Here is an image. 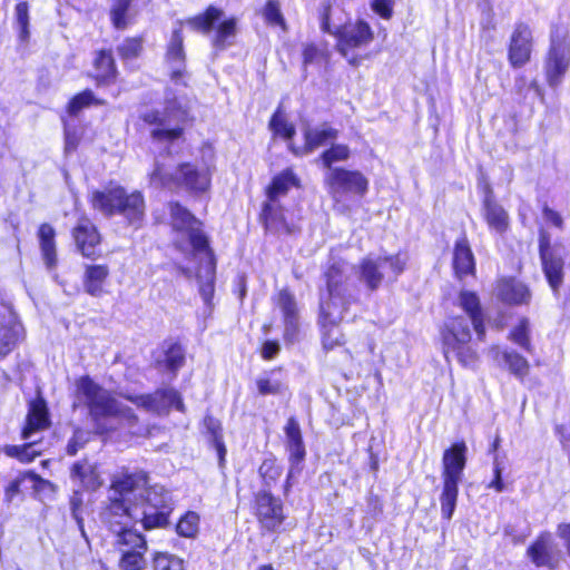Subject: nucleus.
<instances>
[{
    "mask_svg": "<svg viewBox=\"0 0 570 570\" xmlns=\"http://www.w3.org/2000/svg\"><path fill=\"white\" fill-rule=\"evenodd\" d=\"M324 288L320 291L317 326L321 346L325 354L337 348H345L346 337L341 328L344 315L356 299L348 293L345 263L334 261L327 263L322 272Z\"/></svg>",
    "mask_w": 570,
    "mask_h": 570,
    "instance_id": "1",
    "label": "nucleus"
},
{
    "mask_svg": "<svg viewBox=\"0 0 570 570\" xmlns=\"http://www.w3.org/2000/svg\"><path fill=\"white\" fill-rule=\"evenodd\" d=\"M147 483L145 472L122 474L112 480L108 503L101 513L104 524L117 537V544L140 547L145 549V538L131 529L134 522L140 518L138 508L131 495L142 490Z\"/></svg>",
    "mask_w": 570,
    "mask_h": 570,
    "instance_id": "2",
    "label": "nucleus"
},
{
    "mask_svg": "<svg viewBox=\"0 0 570 570\" xmlns=\"http://www.w3.org/2000/svg\"><path fill=\"white\" fill-rule=\"evenodd\" d=\"M184 23H187L191 30L205 36L214 32L210 42L214 48L219 50L232 46L233 39L238 32V19L235 16L225 17L222 8L209 4L202 12L175 22L165 52V59L169 63L185 65Z\"/></svg>",
    "mask_w": 570,
    "mask_h": 570,
    "instance_id": "3",
    "label": "nucleus"
},
{
    "mask_svg": "<svg viewBox=\"0 0 570 570\" xmlns=\"http://www.w3.org/2000/svg\"><path fill=\"white\" fill-rule=\"evenodd\" d=\"M150 179L164 188L199 196L210 190L212 170L208 166H198L193 161H180L171 173H167L161 165H156Z\"/></svg>",
    "mask_w": 570,
    "mask_h": 570,
    "instance_id": "4",
    "label": "nucleus"
},
{
    "mask_svg": "<svg viewBox=\"0 0 570 570\" xmlns=\"http://www.w3.org/2000/svg\"><path fill=\"white\" fill-rule=\"evenodd\" d=\"M441 350L446 360L451 356L464 367L473 366L479 353L468 321L462 315L449 317L440 327Z\"/></svg>",
    "mask_w": 570,
    "mask_h": 570,
    "instance_id": "5",
    "label": "nucleus"
},
{
    "mask_svg": "<svg viewBox=\"0 0 570 570\" xmlns=\"http://www.w3.org/2000/svg\"><path fill=\"white\" fill-rule=\"evenodd\" d=\"M466 445L464 442L455 443L445 450L442 458L443 491L441 494V513L446 520L453 515L458 494L459 483L462 481L466 463Z\"/></svg>",
    "mask_w": 570,
    "mask_h": 570,
    "instance_id": "6",
    "label": "nucleus"
},
{
    "mask_svg": "<svg viewBox=\"0 0 570 570\" xmlns=\"http://www.w3.org/2000/svg\"><path fill=\"white\" fill-rule=\"evenodd\" d=\"M170 228L176 234H185L194 254H203L214 259L210 240L204 230V223L178 200L168 203Z\"/></svg>",
    "mask_w": 570,
    "mask_h": 570,
    "instance_id": "7",
    "label": "nucleus"
},
{
    "mask_svg": "<svg viewBox=\"0 0 570 570\" xmlns=\"http://www.w3.org/2000/svg\"><path fill=\"white\" fill-rule=\"evenodd\" d=\"M570 68V36L567 27L552 24L550 43L544 57V77L547 85L557 88L561 85Z\"/></svg>",
    "mask_w": 570,
    "mask_h": 570,
    "instance_id": "8",
    "label": "nucleus"
},
{
    "mask_svg": "<svg viewBox=\"0 0 570 570\" xmlns=\"http://www.w3.org/2000/svg\"><path fill=\"white\" fill-rule=\"evenodd\" d=\"M333 37L336 39V51L353 67H358L364 59L355 51L370 46L375 38L371 24L364 19L335 27Z\"/></svg>",
    "mask_w": 570,
    "mask_h": 570,
    "instance_id": "9",
    "label": "nucleus"
},
{
    "mask_svg": "<svg viewBox=\"0 0 570 570\" xmlns=\"http://www.w3.org/2000/svg\"><path fill=\"white\" fill-rule=\"evenodd\" d=\"M390 269L392 281H396L407 267V257L401 252L379 257L365 256L357 265L358 279L368 292H376L384 282L383 266Z\"/></svg>",
    "mask_w": 570,
    "mask_h": 570,
    "instance_id": "10",
    "label": "nucleus"
},
{
    "mask_svg": "<svg viewBox=\"0 0 570 570\" xmlns=\"http://www.w3.org/2000/svg\"><path fill=\"white\" fill-rule=\"evenodd\" d=\"M136 492V498L131 495L134 504L138 508L142 525L146 530L155 528H165L168 524V517L173 510L169 502V493L161 487L146 488Z\"/></svg>",
    "mask_w": 570,
    "mask_h": 570,
    "instance_id": "11",
    "label": "nucleus"
},
{
    "mask_svg": "<svg viewBox=\"0 0 570 570\" xmlns=\"http://www.w3.org/2000/svg\"><path fill=\"white\" fill-rule=\"evenodd\" d=\"M324 184L334 203H341L345 196L362 200L368 191L370 181L360 170L335 167L325 176Z\"/></svg>",
    "mask_w": 570,
    "mask_h": 570,
    "instance_id": "12",
    "label": "nucleus"
},
{
    "mask_svg": "<svg viewBox=\"0 0 570 570\" xmlns=\"http://www.w3.org/2000/svg\"><path fill=\"white\" fill-rule=\"evenodd\" d=\"M171 112L179 114V121L181 124L193 122L194 120V118L189 116L188 109L177 102H175L173 107H168L166 112L151 109L139 116L145 125L151 127L149 135L154 141L173 144L184 138L185 128L183 126L166 127L167 116Z\"/></svg>",
    "mask_w": 570,
    "mask_h": 570,
    "instance_id": "13",
    "label": "nucleus"
},
{
    "mask_svg": "<svg viewBox=\"0 0 570 570\" xmlns=\"http://www.w3.org/2000/svg\"><path fill=\"white\" fill-rule=\"evenodd\" d=\"M538 253L541 269L554 296H558L564 282L566 262L552 246L550 233L541 227L538 230Z\"/></svg>",
    "mask_w": 570,
    "mask_h": 570,
    "instance_id": "14",
    "label": "nucleus"
},
{
    "mask_svg": "<svg viewBox=\"0 0 570 570\" xmlns=\"http://www.w3.org/2000/svg\"><path fill=\"white\" fill-rule=\"evenodd\" d=\"M70 234L76 249L83 258L97 261L102 256L100 246L104 237L90 217L87 215L80 216L71 228Z\"/></svg>",
    "mask_w": 570,
    "mask_h": 570,
    "instance_id": "15",
    "label": "nucleus"
},
{
    "mask_svg": "<svg viewBox=\"0 0 570 570\" xmlns=\"http://www.w3.org/2000/svg\"><path fill=\"white\" fill-rule=\"evenodd\" d=\"M478 187L483 194L482 215L490 230L503 235L510 229V216L498 202L493 187L485 176L478 180Z\"/></svg>",
    "mask_w": 570,
    "mask_h": 570,
    "instance_id": "16",
    "label": "nucleus"
},
{
    "mask_svg": "<svg viewBox=\"0 0 570 570\" xmlns=\"http://www.w3.org/2000/svg\"><path fill=\"white\" fill-rule=\"evenodd\" d=\"M90 415L98 423L101 432L116 429L111 421L116 417H130L129 410L121 406L110 394H85Z\"/></svg>",
    "mask_w": 570,
    "mask_h": 570,
    "instance_id": "17",
    "label": "nucleus"
},
{
    "mask_svg": "<svg viewBox=\"0 0 570 570\" xmlns=\"http://www.w3.org/2000/svg\"><path fill=\"white\" fill-rule=\"evenodd\" d=\"M24 338V330L13 308L0 302V362L11 354Z\"/></svg>",
    "mask_w": 570,
    "mask_h": 570,
    "instance_id": "18",
    "label": "nucleus"
},
{
    "mask_svg": "<svg viewBox=\"0 0 570 570\" xmlns=\"http://www.w3.org/2000/svg\"><path fill=\"white\" fill-rule=\"evenodd\" d=\"M533 35L530 26L519 21L514 24L508 43V61L511 68L520 69L530 62Z\"/></svg>",
    "mask_w": 570,
    "mask_h": 570,
    "instance_id": "19",
    "label": "nucleus"
},
{
    "mask_svg": "<svg viewBox=\"0 0 570 570\" xmlns=\"http://www.w3.org/2000/svg\"><path fill=\"white\" fill-rule=\"evenodd\" d=\"M495 296L505 306H528L532 301L530 286L512 275H502L495 279Z\"/></svg>",
    "mask_w": 570,
    "mask_h": 570,
    "instance_id": "20",
    "label": "nucleus"
},
{
    "mask_svg": "<svg viewBox=\"0 0 570 570\" xmlns=\"http://www.w3.org/2000/svg\"><path fill=\"white\" fill-rule=\"evenodd\" d=\"M121 216L127 226L140 229L146 218V199L141 190L129 191L126 187L118 202L115 216Z\"/></svg>",
    "mask_w": 570,
    "mask_h": 570,
    "instance_id": "21",
    "label": "nucleus"
},
{
    "mask_svg": "<svg viewBox=\"0 0 570 570\" xmlns=\"http://www.w3.org/2000/svg\"><path fill=\"white\" fill-rule=\"evenodd\" d=\"M256 517L267 531H276L285 520L283 503L267 490H261L255 497Z\"/></svg>",
    "mask_w": 570,
    "mask_h": 570,
    "instance_id": "22",
    "label": "nucleus"
},
{
    "mask_svg": "<svg viewBox=\"0 0 570 570\" xmlns=\"http://www.w3.org/2000/svg\"><path fill=\"white\" fill-rule=\"evenodd\" d=\"M451 266L459 281L476 276V259L465 230L454 240Z\"/></svg>",
    "mask_w": 570,
    "mask_h": 570,
    "instance_id": "23",
    "label": "nucleus"
},
{
    "mask_svg": "<svg viewBox=\"0 0 570 570\" xmlns=\"http://www.w3.org/2000/svg\"><path fill=\"white\" fill-rule=\"evenodd\" d=\"M303 145L289 142L287 146L288 151L295 157L309 155L318 147L334 142L338 138V130L328 124L322 127H308L303 131Z\"/></svg>",
    "mask_w": 570,
    "mask_h": 570,
    "instance_id": "24",
    "label": "nucleus"
},
{
    "mask_svg": "<svg viewBox=\"0 0 570 570\" xmlns=\"http://www.w3.org/2000/svg\"><path fill=\"white\" fill-rule=\"evenodd\" d=\"M528 557L537 567L554 569L561 560V550L549 532L541 533L528 548Z\"/></svg>",
    "mask_w": 570,
    "mask_h": 570,
    "instance_id": "25",
    "label": "nucleus"
},
{
    "mask_svg": "<svg viewBox=\"0 0 570 570\" xmlns=\"http://www.w3.org/2000/svg\"><path fill=\"white\" fill-rule=\"evenodd\" d=\"M285 212L286 208L282 204L281 199H271L265 197L258 214V220L264 230L266 233L282 232L286 235H291L294 232V226L287 222Z\"/></svg>",
    "mask_w": 570,
    "mask_h": 570,
    "instance_id": "26",
    "label": "nucleus"
},
{
    "mask_svg": "<svg viewBox=\"0 0 570 570\" xmlns=\"http://www.w3.org/2000/svg\"><path fill=\"white\" fill-rule=\"evenodd\" d=\"M161 357H154L155 368L176 375L186 362V347L180 338H166L160 344Z\"/></svg>",
    "mask_w": 570,
    "mask_h": 570,
    "instance_id": "27",
    "label": "nucleus"
},
{
    "mask_svg": "<svg viewBox=\"0 0 570 570\" xmlns=\"http://www.w3.org/2000/svg\"><path fill=\"white\" fill-rule=\"evenodd\" d=\"M92 73L89 78L96 87H107L118 81L119 70L109 48L98 49L92 59Z\"/></svg>",
    "mask_w": 570,
    "mask_h": 570,
    "instance_id": "28",
    "label": "nucleus"
},
{
    "mask_svg": "<svg viewBox=\"0 0 570 570\" xmlns=\"http://www.w3.org/2000/svg\"><path fill=\"white\" fill-rule=\"evenodd\" d=\"M275 305L281 309L284 323L283 337L286 342H293L298 334L299 311L295 296L288 288H282L274 298Z\"/></svg>",
    "mask_w": 570,
    "mask_h": 570,
    "instance_id": "29",
    "label": "nucleus"
},
{
    "mask_svg": "<svg viewBox=\"0 0 570 570\" xmlns=\"http://www.w3.org/2000/svg\"><path fill=\"white\" fill-rule=\"evenodd\" d=\"M459 306L470 318L476 341L484 342L487 337L485 313L479 295L473 291L462 289L459 293Z\"/></svg>",
    "mask_w": 570,
    "mask_h": 570,
    "instance_id": "30",
    "label": "nucleus"
},
{
    "mask_svg": "<svg viewBox=\"0 0 570 570\" xmlns=\"http://www.w3.org/2000/svg\"><path fill=\"white\" fill-rule=\"evenodd\" d=\"M332 49L326 40L307 41L302 45V68L307 70L312 66L322 67L325 71L333 68Z\"/></svg>",
    "mask_w": 570,
    "mask_h": 570,
    "instance_id": "31",
    "label": "nucleus"
},
{
    "mask_svg": "<svg viewBox=\"0 0 570 570\" xmlns=\"http://www.w3.org/2000/svg\"><path fill=\"white\" fill-rule=\"evenodd\" d=\"M124 190L125 187L119 184H109L104 189H94L88 196V202L94 210L111 218Z\"/></svg>",
    "mask_w": 570,
    "mask_h": 570,
    "instance_id": "32",
    "label": "nucleus"
},
{
    "mask_svg": "<svg viewBox=\"0 0 570 570\" xmlns=\"http://www.w3.org/2000/svg\"><path fill=\"white\" fill-rule=\"evenodd\" d=\"M50 426V416L47 402L41 394L29 402V410L26 417V425L22 429L21 438L30 439L35 433L43 431Z\"/></svg>",
    "mask_w": 570,
    "mask_h": 570,
    "instance_id": "33",
    "label": "nucleus"
},
{
    "mask_svg": "<svg viewBox=\"0 0 570 570\" xmlns=\"http://www.w3.org/2000/svg\"><path fill=\"white\" fill-rule=\"evenodd\" d=\"M301 179L294 173L293 168L287 167L274 175L269 184L264 189L266 198L279 199L286 196L291 188H301Z\"/></svg>",
    "mask_w": 570,
    "mask_h": 570,
    "instance_id": "34",
    "label": "nucleus"
},
{
    "mask_svg": "<svg viewBox=\"0 0 570 570\" xmlns=\"http://www.w3.org/2000/svg\"><path fill=\"white\" fill-rule=\"evenodd\" d=\"M110 275L106 264H88L85 266L82 285L85 292L94 297L101 296L105 292V284Z\"/></svg>",
    "mask_w": 570,
    "mask_h": 570,
    "instance_id": "35",
    "label": "nucleus"
},
{
    "mask_svg": "<svg viewBox=\"0 0 570 570\" xmlns=\"http://www.w3.org/2000/svg\"><path fill=\"white\" fill-rule=\"evenodd\" d=\"M37 236L45 265L48 269H53L58 263L56 230L50 224L42 223L38 227Z\"/></svg>",
    "mask_w": 570,
    "mask_h": 570,
    "instance_id": "36",
    "label": "nucleus"
},
{
    "mask_svg": "<svg viewBox=\"0 0 570 570\" xmlns=\"http://www.w3.org/2000/svg\"><path fill=\"white\" fill-rule=\"evenodd\" d=\"M286 435V448L289 453L292 465L301 463L305 458V446L298 422L295 417H289L284 428Z\"/></svg>",
    "mask_w": 570,
    "mask_h": 570,
    "instance_id": "37",
    "label": "nucleus"
},
{
    "mask_svg": "<svg viewBox=\"0 0 570 570\" xmlns=\"http://www.w3.org/2000/svg\"><path fill=\"white\" fill-rule=\"evenodd\" d=\"M268 129L272 132L273 139H282L287 142H293L296 135L295 125L288 119L282 105H279L271 115L268 120Z\"/></svg>",
    "mask_w": 570,
    "mask_h": 570,
    "instance_id": "38",
    "label": "nucleus"
},
{
    "mask_svg": "<svg viewBox=\"0 0 570 570\" xmlns=\"http://www.w3.org/2000/svg\"><path fill=\"white\" fill-rule=\"evenodd\" d=\"M70 476L72 480H78L87 490H96L102 484L97 466L88 460H80L73 463Z\"/></svg>",
    "mask_w": 570,
    "mask_h": 570,
    "instance_id": "39",
    "label": "nucleus"
},
{
    "mask_svg": "<svg viewBox=\"0 0 570 570\" xmlns=\"http://www.w3.org/2000/svg\"><path fill=\"white\" fill-rule=\"evenodd\" d=\"M106 105V100L96 97L95 92L86 88L77 94H75L66 104L65 111L71 117L76 118L79 114L91 106H104Z\"/></svg>",
    "mask_w": 570,
    "mask_h": 570,
    "instance_id": "40",
    "label": "nucleus"
},
{
    "mask_svg": "<svg viewBox=\"0 0 570 570\" xmlns=\"http://www.w3.org/2000/svg\"><path fill=\"white\" fill-rule=\"evenodd\" d=\"M135 0H111L108 16L116 30H126L132 22L130 10Z\"/></svg>",
    "mask_w": 570,
    "mask_h": 570,
    "instance_id": "41",
    "label": "nucleus"
},
{
    "mask_svg": "<svg viewBox=\"0 0 570 570\" xmlns=\"http://www.w3.org/2000/svg\"><path fill=\"white\" fill-rule=\"evenodd\" d=\"M145 37L144 35H135L125 37L124 40L117 46V53L119 59L127 63L137 60L144 53Z\"/></svg>",
    "mask_w": 570,
    "mask_h": 570,
    "instance_id": "42",
    "label": "nucleus"
},
{
    "mask_svg": "<svg viewBox=\"0 0 570 570\" xmlns=\"http://www.w3.org/2000/svg\"><path fill=\"white\" fill-rule=\"evenodd\" d=\"M508 338L527 353H532L533 345L531 343L529 318L525 316L520 317L518 323L510 330Z\"/></svg>",
    "mask_w": 570,
    "mask_h": 570,
    "instance_id": "43",
    "label": "nucleus"
},
{
    "mask_svg": "<svg viewBox=\"0 0 570 570\" xmlns=\"http://www.w3.org/2000/svg\"><path fill=\"white\" fill-rule=\"evenodd\" d=\"M13 17L19 40L27 42L30 38V4L27 0H18Z\"/></svg>",
    "mask_w": 570,
    "mask_h": 570,
    "instance_id": "44",
    "label": "nucleus"
},
{
    "mask_svg": "<svg viewBox=\"0 0 570 570\" xmlns=\"http://www.w3.org/2000/svg\"><path fill=\"white\" fill-rule=\"evenodd\" d=\"M350 157L351 149L347 145L332 142L328 148L324 149L320 154L318 161L324 168L330 169L331 171L335 168L333 167L335 163L346 161Z\"/></svg>",
    "mask_w": 570,
    "mask_h": 570,
    "instance_id": "45",
    "label": "nucleus"
},
{
    "mask_svg": "<svg viewBox=\"0 0 570 570\" xmlns=\"http://www.w3.org/2000/svg\"><path fill=\"white\" fill-rule=\"evenodd\" d=\"M128 549L122 550V557L119 562L121 570H144L146 560L144 553L147 550V544L144 548L126 546Z\"/></svg>",
    "mask_w": 570,
    "mask_h": 570,
    "instance_id": "46",
    "label": "nucleus"
},
{
    "mask_svg": "<svg viewBox=\"0 0 570 570\" xmlns=\"http://www.w3.org/2000/svg\"><path fill=\"white\" fill-rule=\"evenodd\" d=\"M262 16L267 26L278 27L282 31L287 30V23L282 13L279 0H266L262 8Z\"/></svg>",
    "mask_w": 570,
    "mask_h": 570,
    "instance_id": "47",
    "label": "nucleus"
},
{
    "mask_svg": "<svg viewBox=\"0 0 570 570\" xmlns=\"http://www.w3.org/2000/svg\"><path fill=\"white\" fill-rule=\"evenodd\" d=\"M204 426L218 453L219 461L223 462L226 455V446L223 441V428L220 422L212 415H206L204 417Z\"/></svg>",
    "mask_w": 570,
    "mask_h": 570,
    "instance_id": "48",
    "label": "nucleus"
},
{
    "mask_svg": "<svg viewBox=\"0 0 570 570\" xmlns=\"http://www.w3.org/2000/svg\"><path fill=\"white\" fill-rule=\"evenodd\" d=\"M258 473L264 483L263 490L269 491L281 478L282 469L274 459H265L258 469Z\"/></svg>",
    "mask_w": 570,
    "mask_h": 570,
    "instance_id": "49",
    "label": "nucleus"
},
{
    "mask_svg": "<svg viewBox=\"0 0 570 570\" xmlns=\"http://www.w3.org/2000/svg\"><path fill=\"white\" fill-rule=\"evenodd\" d=\"M503 360L507 363L510 372L513 373L520 380H523L529 374V362L518 352H504Z\"/></svg>",
    "mask_w": 570,
    "mask_h": 570,
    "instance_id": "50",
    "label": "nucleus"
},
{
    "mask_svg": "<svg viewBox=\"0 0 570 570\" xmlns=\"http://www.w3.org/2000/svg\"><path fill=\"white\" fill-rule=\"evenodd\" d=\"M3 453L10 458H16L22 463L33 461L40 452L35 449V442L23 445H4Z\"/></svg>",
    "mask_w": 570,
    "mask_h": 570,
    "instance_id": "51",
    "label": "nucleus"
},
{
    "mask_svg": "<svg viewBox=\"0 0 570 570\" xmlns=\"http://www.w3.org/2000/svg\"><path fill=\"white\" fill-rule=\"evenodd\" d=\"M153 568L154 570H184V562L174 554L158 552L154 557Z\"/></svg>",
    "mask_w": 570,
    "mask_h": 570,
    "instance_id": "52",
    "label": "nucleus"
},
{
    "mask_svg": "<svg viewBox=\"0 0 570 570\" xmlns=\"http://www.w3.org/2000/svg\"><path fill=\"white\" fill-rule=\"evenodd\" d=\"M199 517L195 512L186 513L177 523L176 530L179 535L191 538L198 531Z\"/></svg>",
    "mask_w": 570,
    "mask_h": 570,
    "instance_id": "53",
    "label": "nucleus"
},
{
    "mask_svg": "<svg viewBox=\"0 0 570 570\" xmlns=\"http://www.w3.org/2000/svg\"><path fill=\"white\" fill-rule=\"evenodd\" d=\"M71 517L76 521L78 529L82 535V538L88 541V537L85 531L83 518H82V497L80 492L75 491L69 500Z\"/></svg>",
    "mask_w": 570,
    "mask_h": 570,
    "instance_id": "54",
    "label": "nucleus"
},
{
    "mask_svg": "<svg viewBox=\"0 0 570 570\" xmlns=\"http://www.w3.org/2000/svg\"><path fill=\"white\" fill-rule=\"evenodd\" d=\"M332 16V2L330 0L324 1L318 9L320 29L323 33L334 36L335 28L331 21Z\"/></svg>",
    "mask_w": 570,
    "mask_h": 570,
    "instance_id": "55",
    "label": "nucleus"
},
{
    "mask_svg": "<svg viewBox=\"0 0 570 570\" xmlns=\"http://www.w3.org/2000/svg\"><path fill=\"white\" fill-rule=\"evenodd\" d=\"M90 440V434L83 430H76L72 438L67 444V453L69 455H76L77 452L85 446Z\"/></svg>",
    "mask_w": 570,
    "mask_h": 570,
    "instance_id": "56",
    "label": "nucleus"
},
{
    "mask_svg": "<svg viewBox=\"0 0 570 570\" xmlns=\"http://www.w3.org/2000/svg\"><path fill=\"white\" fill-rule=\"evenodd\" d=\"M27 478L36 480L38 476L32 472H27L12 480L4 490V500L7 502H12L13 499L20 493L21 483Z\"/></svg>",
    "mask_w": 570,
    "mask_h": 570,
    "instance_id": "57",
    "label": "nucleus"
},
{
    "mask_svg": "<svg viewBox=\"0 0 570 570\" xmlns=\"http://www.w3.org/2000/svg\"><path fill=\"white\" fill-rule=\"evenodd\" d=\"M372 10L382 19L390 20L394 13V1L393 0H372Z\"/></svg>",
    "mask_w": 570,
    "mask_h": 570,
    "instance_id": "58",
    "label": "nucleus"
},
{
    "mask_svg": "<svg viewBox=\"0 0 570 570\" xmlns=\"http://www.w3.org/2000/svg\"><path fill=\"white\" fill-rule=\"evenodd\" d=\"M504 470L503 462L497 455L493 461V473L494 479L489 484V488H493L497 492H502L505 490V484L502 481V472Z\"/></svg>",
    "mask_w": 570,
    "mask_h": 570,
    "instance_id": "59",
    "label": "nucleus"
},
{
    "mask_svg": "<svg viewBox=\"0 0 570 570\" xmlns=\"http://www.w3.org/2000/svg\"><path fill=\"white\" fill-rule=\"evenodd\" d=\"M281 352V345L277 340H267L261 346V357L264 361L274 360Z\"/></svg>",
    "mask_w": 570,
    "mask_h": 570,
    "instance_id": "60",
    "label": "nucleus"
},
{
    "mask_svg": "<svg viewBox=\"0 0 570 570\" xmlns=\"http://www.w3.org/2000/svg\"><path fill=\"white\" fill-rule=\"evenodd\" d=\"M541 213L544 217V219L550 223L553 227L557 229L562 230L564 228V220L561 216V214L551 207H549L547 204H544L541 207Z\"/></svg>",
    "mask_w": 570,
    "mask_h": 570,
    "instance_id": "61",
    "label": "nucleus"
},
{
    "mask_svg": "<svg viewBox=\"0 0 570 570\" xmlns=\"http://www.w3.org/2000/svg\"><path fill=\"white\" fill-rule=\"evenodd\" d=\"M76 392H104V390L89 375H82L76 382Z\"/></svg>",
    "mask_w": 570,
    "mask_h": 570,
    "instance_id": "62",
    "label": "nucleus"
},
{
    "mask_svg": "<svg viewBox=\"0 0 570 570\" xmlns=\"http://www.w3.org/2000/svg\"><path fill=\"white\" fill-rule=\"evenodd\" d=\"M80 138L76 131H72L67 126L65 127V150L70 153L75 151L79 146Z\"/></svg>",
    "mask_w": 570,
    "mask_h": 570,
    "instance_id": "63",
    "label": "nucleus"
},
{
    "mask_svg": "<svg viewBox=\"0 0 570 570\" xmlns=\"http://www.w3.org/2000/svg\"><path fill=\"white\" fill-rule=\"evenodd\" d=\"M199 293L205 304L210 305L215 294L214 281L202 284L199 287Z\"/></svg>",
    "mask_w": 570,
    "mask_h": 570,
    "instance_id": "64",
    "label": "nucleus"
}]
</instances>
